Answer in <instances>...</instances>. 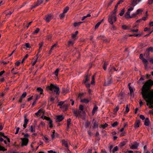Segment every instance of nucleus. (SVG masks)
Instances as JSON below:
<instances>
[{
	"label": "nucleus",
	"instance_id": "1",
	"mask_svg": "<svg viewBox=\"0 0 153 153\" xmlns=\"http://www.w3.org/2000/svg\"><path fill=\"white\" fill-rule=\"evenodd\" d=\"M153 85V81L151 79L148 80L143 85L142 89L141 94L142 97L147 102V105H149V108H153V102L152 100L149 98L148 94L147 88Z\"/></svg>",
	"mask_w": 153,
	"mask_h": 153
},
{
	"label": "nucleus",
	"instance_id": "2",
	"mask_svg": "<svg viewBox=\"0 0 153 153\" xmlns=\"http://www.w3.org/2000/svg\"><path fill=\"white\" fill-rule=\"evenodd\" d=\"M47 90H49L53 92H54L57 96H59L60 92L59 87L56 84L51 83L46 87Z\"/></svg>",
	"mask_w": 153,
	"mask_h": 153
},
{
	"label": "nucleus",
	"instance_id": "3",
	"mask_svg": "<svg viewBox=\"0 0 153 153\" xmlns=\"http://www.w3.org/2000/svg\"><path fill=\"white\" fill-rule=\"evenodd\" d=\"M117 10V9L114 8V11H113L112 14L108 16V22L111 25H112L113 24V19H114V22L117 21V18L116 16Z\"/></svg>",
	"mask_w": 153,
	"mask_h": 153
},
{
	"label": "nucleus",
	"instance_id": "4",
	"mask_svg": "<svg viewBox=\"0 0 153 153\" xmlns=\"http://www.w3.org/2000/svg\"><path fill=\"white\" fill-rule=\"evenodd\" d=\"M112 82V80L111 79L108 78L106 80L105 83V85L106 86H109Z\"/></svg>",
	"mask_w": 153,
	"mask_h": 153
},
{
	"label": "nucleus",
	"instance_id": "5",
	"mask_svg": "<svg viewBox=\"0 0 153 153\" xmlns=\"http://www.w3.org/2000/svg\"><path fill=\"white\" fill-rule=\"evenodd\" d=\"M52 18V16L51 14H48L46 16L45 19L46 22H49Z\"/></svg>",
	"mask_w": 153,
	"mask_h": 153
},
{
	"label": "nucleus",
	"instance_id": "6",
	"mask_svg": "<svg viewBox=\"0 0 153 153\" xmlns=\"http://www.w3.org/2000/svg\"><path fill=\"white\" fill-rule=\"evenodd\" d=\"M22 146H27L28 142V139L26 138H22Z\"/></svg>",
	"mask_w": 153,
	"mask_h": 153
},
{
	"label": "nucleus",
	"instance_id": "7",
	"mask_svg": "<svg viewBox=\"0 0 153 153\" xmlns=\"http://www.w3.org/2000/svg\"><path fill=\"white\" fill-rule=\"evenodd\" d=\"M64 119L62 115H58L56 117V122H59L62 121Z\"/></svg>",
	"mask_w": 153,
	"mask_h": 153
},
{
	"label": "nucleus",
	"instance_id": "8",
	"mask_svg": "<svg viewBox=\"0 0 153 153\" xmlns=\"http://www.w3.org/2000/svg\"><path fill=\"white\" fill-rule=\"evenodd\" d=\"M139 146V144L137 142H135L134 144L131 146L130 148L131 149H137Z\"/></svg>",
	"mask_w": 153,
	"mask_h": 153
},
{
	"label": "nucleus",
	"instance_id": "9",
	"mask_svg": "<svg viewBox=\"0 0 153 153\" xmlns=\"http://www.w3.org/2000/svg\"><path fill=\"white\" fill-rule=\"evenodd\" d=\"M89 80V76L87 75L85 76L84 79H83L82 83L83 84H84L88 83Z\"/></svg>",
	"mask_w": 153,
	"mask_h": 153
},
{
	"label": "nucleus",
	"instance_id": "10",
	"mask_svg": "<svg viewBox=\"0 0 153 153\" xmlns=\"http://www.w3.org/2000/svg\"><path fill=\"white\" fill-rule=\"evenodd\" d=\"M41 117L43 119L46 120L48 121L49 123V124H52V121L51 119L49 117H47L46 116H42Z\"/></svg>",
	"mask_w": 153,
	"mask_h": 153
},
{
	"label": "nucleus",
	"instance_id": "11",
	"mask_svg": "<svg viewBox=\"0 0 153 153\" xmlns=\"http://www.w3.org/2000/svg\"><path fill=\"white\" fill-rule=\"evenodd\" d=\"M141 0H132L131 2V5L133 7L135 6L137 4L140 2Z\"/></svg>",
	"mask_w": 153,
	"mask_h": 153
},
{
	"label": "nucleus",
	"instance_id": "12",
	"mask_svg": "<svg viewBox=\"0 0 153 153\" xmlns=\"http://www.w3.org/2000/svg\"><path fill=\"white\" fill-rule=\"evenodd\" d=\"M124 93L123 92L121 91L119 94L118 96V99L121 100H123L124 98Z\"/></svg>",
	"mask_w": 153,
	"mask_h": 153
},
{
	"label": "nucleus",
	"instance_id": "13",
	"mask_svg": "<svg viewBox=\"0 0 153 153\" xmlns=\"http://www.w3.org/2000/svg\"><path fill=\"white\" fill-rule=\"evenodd\" d=\"M55 98L53 97H51L50 99V100L48 101V105L50 104L49 105H51L52 104L54 103V101L55 100Z\"/></svg>",
	"mask_w": 153,
	"mask_h": 153
},
{
	"label": "nucleus",
	"instance_id": "14",
	"mask_svg": "<svg viewBox=\"0 0 153 153\" xmlns=\"http://www.w3.org/2000/svg\"><path fill=\"white\" fill-rule=\"evenodd\" d=\"M143 54H140V58L142 60L143 62H147V60L143 57Z\"/></svg>",
	"mask_w": 153,
	"mask_h": 153
},
{
	"label": "nucleus",
	"instance_id": "15",
	"mask_svg": "<svg viewBox=\"0 0 153 153\" xmlns=\"http://www.w3.org/2000/svg\"><path fill=\"white\" fill-rule=\"evenodd\" d=\"M89 101H90L88 99L85 98L82 99L80 100L81 102L86 104L88 103Z\"/></svg>",
	"mask_w": 153,
	"mask_h": 153
},
{
	"label": "nucleus",
	"instance_id": "16",
	"mask_svg": "<svg viewBox=\"0 0 153 153\" xmlns=\"http://www.w3.org/2000/svg\"><path fill=\"white\" fill-rule=\"evenodd\" d=\"M98 107L96 105H95L92 110V114L93 115H94L95 112L97 111L98 110Z\"/></svg>",
	"mask_w": 153,
	"mask_h": 153
},
{
	"label": "nucleus",
	"instance_id": "17",
	"mask_svg": "<svg viewBox=\"0 0 153 153\" xmlns=\"http://www.w3.org/2000/svg\"><path fill=\"white\" fill-rule=\"evenodd\" d=\"M74 114L77 116L80 115L81 111L79 110H74Z\"/></svg>",
	"mask_w": 153,
	"mask_h": 153
},
{
	"label": "nucleus",
	"instance_id": "18",
	"mask_svg": "<svg viewBox=\"0 0 153 153\" xmlns=\"http://www.w3.org/2000/svg\"><path fill=\"white\" fill-rule=\"evenodd\" d=\"M108 71L110 73L112 74L114 71V70L112 68V66L111 65H110L108 69Z\"/></svg>",
	"mask_w": 153,
	"mask_h": 153
},
{
	"label": "nucleus",
	"instance_id": "19",
	"mask_svg": "<svg viewBox=\"0 0 153 153\" xmlns=\"http://www.w3.org/2000/svg\"><path fill=\"white\" fill-rule=\"evenodd\" d=\"M122 28L124 30H130V26H126V25H123L122 26Z\"/></svg>",
	"mask_w": 153,
	"mask_h": 153
},
{
	"label": "nucleus",
	"instance_id": "20",
	"mask_svg": "<svg viewBox=\"0 0 153 153\" xmlns=\"http://www.w3.org/2000/svg\"><path fill=\"white\" fill-rule=\"evenodd\" d=\"M108 65V62H104L103 66V69L104 70H106Z\"/></svg>",
	"mask_w": 153,
	"mask_h": 153
},
{
	"label": "nucleus",
	"instance_id": "21",
	"mask_svg": "<svg viewBox=\"0 0 153 153\" xmlns=\"http://www.w3.org/2000/svg\"><path fill=\"white\" fill-rule=\"evenodd\" d=\"M68 91L66 88H63L62 89V93L65 94L68 93Z\"/></svg>",
	"mask_w": 153,
	"mask_h": 153
},
{
	"label": "nucleus",
	"instance_id": "22",
	"mask_svg": "<svg viewBox=\"0 0 153 153\" xmlns=\"http://www.w3.org/2000/svg\"><path fill=\"white\" fill-rule=\"evenodd\" d=\"M57 45L56 44H55L52 46L51 48L49 51V54H50L52 52V50H53L55 48H56Z\"/></svg>",
	"mask_w": 153,
	"mask_h": 153
},
{
	"label": "nucleus",
	"instance_id": "23",
	"mask_svg": "<svg viewBox=\"0 0 153 153\" xmlns=\"http://www.w3.org/2000/svg\"><path fill=\"white\" fill-rule=\"evenodd\" d=\"M68 107V105L67 104H64L63 105L62 108H63L65 111L67 110Z\"/></svg>",
	"mask_w": 153,
	"mask_h": 153
},
{
	"label": "nucleus",
	"instance_id": "24",
	"mask_svg": "<svg viewBox=\"0 0 153 153\" xmlns=\"http://www.w3.org/2000/svg\"><path fill=\"white\" fill-rule=\"evenodd\" d=\"M37 91L40 92V94H43V89L40 87H38L37 88Z\"/></svg>",
	"mask_w": 153,
	"mask_h": 153
},
{
	"label": "nucleus",
	"instance_id": "25",
	"mask_svg": "<svg viewBox=\"0 0 153 153\" xmlns=\"http://www.w3.org/2000/svg\"><path fill=\"white\" fill-rule=\"evenodd\" d=\"M83 22H75L74 23V26L75 27H76V26H79Z\"/></svg>",
	"mask_w": 153,
	"mask_h": 153
},
{
	"label": "nucleus",
	"instance_id": "26",
	"mask_svg": "<svg viewBox=\"0 0 153 153\" xmlns=\"http://www.w3.org/2000/svg\"><path fill=\"white\" fill-rule=\"evenodd\" d=\"M42 111V109H39L37 112L35 113V115L36 116H38L39 114L41 113Z\"/></svg>",
	"mask_w": 153,
	"mask_h": 153
},
{
	"label": "nucleus",
	"instance_id": "27",
	"mask_svg": "<svg viewBox=\"0 0 153 153\" xmlns=\"http://www.w3.org/2000/svg\"><path fill=\"white\" fill-rule=\"evenodd\" d=\"M130 12L127 11V12L126 13L125 15V17L126 18H130Z\"/></svg>",
	"mask_w": 153,
	"mask_h": 153
},
{
	"label": "nucleus",
	"instance_id": "28",
	"mask_svg": "<svg viewBox=\"0 0 153 153\" xmlns=\"http://www.w3.org/2000/svg\"><path fill=\"white\" fill-rule=\"evenodd\" d=\"M130 83H129L128 84V86H129V89L130 90V93L131 94V95L132 93H133V89L132 88H131V86L130 85Z\"/></svg>",
	"mask_w": 153,
	"mask_h": 153
},
{
	"label": "nucleus",
	"instance_id": "29",
	"mask_svg": "<svg viewBox=\"0 0 153 153\" xmlns=\"http://www.w3.org/2000/svg\"><path fill=\"white\" fill-rule=\"evenodd\" d=\"M129 108L128 107V105H126V111L125 112V114L129 112Z\"/></svg>",
	"mask_w": 153,
	"mask_h": 153
},
{
	"label": "nucleus",
	"instance_id": "30",
	"mask_svg": "<svg viewBox=\"0 0 153 153\" xmlns=\"http://www.w3.org/2000/svg\"><path fill=\"white\" fill-rule=\"evenodd\" d=\"M149 120L148 118L145 119L144 124H149Z\"/></svg>",
	"mask_w": 153,
	"mask_h": 153
},
{
	"label": "nucleus",
	"instance_id": "31",
	"mask_svg": "<svg viewBox=\"0 0 153 153\" xmlns=\"http://www.w3.org/2000/svg\"><path fill=\"white\" fill-rule=\"evenodd\" d=\"M12 12L10 11L9 12V13H7V11L5 12V13L6 14V16L7 18L9 17L12 14Z\"/></svg>",
	"mask_w": 153,
	"mask_h": 153
},
{
	"label": "nucleus",
	"instance_id": "32",
	"mask_svg": "<svg viewBox=\"0 0 153 153\" xmlns=\"http://www.w3.org/2000/svg\"><path fill=\"white\" fill-rule=\"evenodd\" d=\"M29 130L30 131L32 132H33L35 131V129L34 127H33L32 126H30V128H29Z\"/></svg>",
	"mask_w": 153,
	"mask_h": 153
},
{
	"label": "nucleus",
	"instance_id": "33",
	"mask_svg": "<svg viewBox=\"0 0 153 153\" xmlns=\"http://www.w3.org/2000/svg\"><path fill=\"white\" fill-rule=\"evenodd\" d=\"M64 103V102L62 101L59 102H58V105L60 106V108H62V107L63 106L62 105H63Z\"/></svg>",
	"mask_w": 153,
	"mask_h": 153
},
{
	"label": "nucleus",
	"instance_id": "34",
	"mask_svg": "<svg viewBox=\"0 0 153 153\" xmlns=\"http://www.w3.org/2000/svg\"><path fill=\"white\" fill-rule=\"evenodd\" d=\"M62 143L63 144V145L65 146V147H66L67 148L68 147V145L67 142L64 140H62Z\"/></svg>",
	"mask_w": 153,
	"mask_h": 153
},
{
	"label": "nucleus",
	"instance_id": "35",
	"mask_svg": "<svg viewBox=\"0 0 153 153\" xmlns=\"http://www.w3.org/2000/svg\"><path fill=\"white\" fill-rule=\"evenodd\" d=\"M119 108V107L118 106H117L116 107L114 108V112L115 113V114H116L117 112L118 111Z\"/></svg>",
	"mask_w": 153,
	"mask_h": 153
},
{
	"label": "nucleus",
	"instance_id": "36",
	"mask_svg": "<svg viewBox=\"0 0 153 153\" xmlns=\"http://www.w3.org/2000/svg\"><path fill=\"white\" fill-rule=\"evenodd\" d=\"M146 51L149 52V51L153 52V48L152 47H150L146 50Z\"/></svg>",
	"mask_w": 153,
	"mask_h": 153
},
{
	"label": "nucleus",
	"instance_id": "37",
	"mask_svg": "<svg viewBox=\"0 0 153 153\" xmlns=\"http://www.w3.org/2000/svg\"><path fill=\"white\" fill-rule=\"evenodd\" d=\"M27 93L26 92H24L23 94L22 95L21 97L23 99L25 98L26 96Z\"/></svg>",
	"mask_w": 153,
	"mask_h": 153
},
{
	"label": "nucleus",
	"instance_id": "38",
	"mask_svg": "<svg viewBox=\"0 0 153 153\" xmlns=\"http://www.w3.org/2000/svg\"><path fill=\"white\" fill-rule=\"evenodd\" d=\"M28 122V120L26 118V116L24 117V124H27Z\"/></svg>",
	"mask_w": 153,
	"mask_h": 153
},
{
	"label": "nucleus",
	"instance_id": "39",
	"mask_svg": "<svg viewBox=\"0 0 153 153\" xmlns=\"http://www.w3.org/2000/svg\"><path fill=\"white\" fill-rule=\"evenodd\" d=\"M78 33V31H77L75 32L74 34H72V37L74 39Z\"/></svg>",
	"mask_w": 153,
	"mask_h": 153
},
{
	"label": "nucleus",
	"instance_id": "40",
	"mask_svg": "<svg viewBox=\"0 0 153 153\" xmlns=\"http://www.w3.org/2000/svg\"><path fill=\"white\" fill-rule=\"evenodd\" d=\"M59 69L57 68L55 71L54 72V74L56 76H57L59 72Z\"/></svg>",
	"mask_w": 153,
	"mask_h": 153
},
{
	"label": "nucleus",
	"instance_id": "41",
	"mask_svg": "<svg viewBox=\"0 0 153 153\" xmlns=\"http://www.w3.org/2000/svg\"><path fill=\"white\" fill-rule=\"evenodd\" d=\"M84 85H85L87 89L89 88L91 85V84L89 83H87L84 84Z\"/></svg>",
	"mask_w": 153,
	"mask_h": 153
},
{
	"label": "nucleus",
	"instance_id": "42",
	"mask_svg": "<svg viewBox=\"0 0 153 153\" xmlns=\"http://www.w3.org/2000/svg\"><path fill=\"white\" fill-rule=\"evenodd\" d=\"M144 65V66L145 68H148V61L147 60V62H143Z\"/></svg>",
	"mask_w": 153,
	"mask_h": 153
},
{
	"label": "nucleus",
	"instance_id": "43",
	"mask_svg": "<svg viewBox=\"0 0 153 153\" xmlns=\"http://www.w3.org/2000/svg\"><path fill=\"white\" fill-rule=\"evenodd\" d=\"M125 12L124 9H123L120 12V13L119 15L120 16H122L123 14H124Z\"/></svg>",
	"mask_w": 153,
	"mask_h": 153
},
{
	"label": "nucleus",
	"instance_id": "44",
	"mask_svg": "<svg viewBox=\"0 0 153 153\" xmlns=\"http://www.w3.org/2000/svg\"><path fill=\"white\" fill-rule=\"evenodd\" d=\"M79 110H81V111H83L84 109V106L82 105H79Z\"/></svg>",
	"mask_w": 153,
	"mask_h": 153
},
{
	"label": "nucleus",
	"instance_id": "45",
	"mask_svg": "<svg viewBox=\"0 0 153 153\" xmlns=\"http://www.w3.org/2000/svg\"><path fill=\"white\" fill-rule=\"evenodd\" d=\"M44 0H38L37 4L39 5L43 2Z\"/></svg>",
	"mask_w": 153,
	"mask_h": 153
},
{
	"label": "nucleus",
	"instance_id": "46",
	"mask_svg": "<svg viewBox=\"0 0 153 153\" xmlns=\"http://www.w3.org/2000/svg\"><path fill=\"white\" fill-rule=\"evenodd\" d=\"M39 30V29L38 28H37L32 33L33 34H36L38 33Z\"/></svg>",
	"mask_w": 153,
	"mask_h": 153
},
{
	"label": "nucleus",
	"instance_id": "47",
	"mask_svg": "<svg viewBox=\"0 0 153 153\" xmlns=\"http://www.w3.org/2000/svg\"><path fill=\"white\" fill-rule=\"evenodd\" d=\"M101 23V22H98L95 25V28L96 29L97 28L99 27V26L100 25V24Z\"/></svg>",
	"mask_w": 153,
	"mask_h": 153
},
{
	"label": "nucleus",
	"instance_id": "48",
	"mask_svg": "<svg viewBox=\"0 0 153 153\" xmlns=\"http://www.w3.org/2000/svg\"><path fill=\"white\" fill-rule=\"evenodd\" d=\"M69 7H66L63 10V12L64 13H66L69 10Z\"/></svg>",
	"mask_w": 153,
	"mask_h": 153
},
{
	"label": "nucleus",
	"instance_id": "49",
	"mask_svg": "<svg viewBox=\"0 0 153 153\" xmlns=\"http://www.w3.org/2000/svg\"><path fill=\"white\" fill-rule=\"evenodd\" d=\"M108 125H100L99 126L100 128H102L103 129L105 128L106 127H107Z\"/></svg>",
	"mask_w": 153,
	"mask_h": 153
},
{
	"label": "nucleus",
	"instance_id": "50",
	"mask_svg": "<svg viewBox=\"0 0 153 153\" xmlns=\"http://www.w3.org/2000/svg\"><path fill=\"white\" fill-rule=\"evenodd\" d=\"M113 22H114V19H113ZM112 25V26L111 27V30H115V29H116V27H115V26L114 25H113V24L112 25Z\"/></svg>",
	"mask_w": 153,
	"mask_h": 153
},
{
	"label": "nucleus",
	"instance_id": "51",
	"mask_svg": "<svg viewBox=\"0 0 153 153\" xmlns=\"http://www.w3.org/2000/svg\"><path fill=\"white\" fill-rule=\"evenodd\" d=\"M7 150V149L5 148L4 147L0 146V151H5Z\"/></svg>",
	"mask_w": 153,
	"mask_h": 153
},
{
	"label": "nucleus",
	"instance_id": "52",
	"mask_svg": "<svg viewBox=\"0 0 153 153\" xmlns=\"http://www.w3.org/2000/svg\"><path fill=\"white\" fill-rule=\"evenodd\" d=\"M38 6L39 5L38 4H37V3H36L34 5H33L32 6L31 9L34 8Z\"/></svg>",
	"mask_w": 153,
	"mask_h": 153
},
{
	"label": "nucleus",
	"instance_id": "53",
	"mask_svg": "<svg viewBox=\"0 0 153 153\" xmlns=\"http://www.w3.org/2000/svg\"><path fill=\"white\" fill-rule=\"evenodd\" d=\"M118 150V148L117 146H116L115 147L113 150V152H115L117 151Z\"/></svg>",
	"mask_w": 153,
	"mask_h": 153
},
{
	"label": "nucleus",
	"instance_id": "54",
	"mask_svg": "<svg viewBox=\"0 0 153 153\" xmlns=\"http://www.w3.org/2000/svg\"><path fill=\"white\" fill-rule=\"evenodd\" d=\"M20 64V62L19 61H17L15 63V65L16 66H19Z\"/></svg>",
	"mask_w": 153,
	"mask_h": 153
},
{
	"label": "nucleus",
	"instance_id": "55",
	"mask_svg": "<svg viewBox=\"0 0 153 153\" xmlns=\"http://www.w3.org/2000/svg\"><path fill=\"white\" fill-rule=\"evenodd\" d=\"M137 15V14L136 13H134L133 14L130 16V18H132L133 17H135Z\"/></svg>",
	"mask_w": 153,
	"mask_h": 153
},
{
	"label": "nucleus",
	"instance_id": "56",
	"mask_svg": "<svg viewBox=\"0 0 153 153\" xmlns=\"http://www.w3.org/2000/svg\"><path fill=\"white\" fill-rule=\"evenodd\" d=\"M142 11V10L141 9H138L137 10V12H136L137 14H138L140 12H141Z\"/></svg>",
	"mask_w": 153,
	"mask_h": 153
},
{
	"label": "nucleus",
	"instance_id": "57",
	"mask_svg": "<svg viewBox=\"0 0 153 153\" xmlns=\"http://www.w3.org/2000/svg\"><path fill=\"white\" fill-rule=\"evenodd\" d=\"M65 13H62V14H61L59 15V17H60V18L62 19V18H63L65 15Z\"/></svg>",
	"mask_w": 153,
	"mask_h": 153
},
{
	"label": "nucleus",
	"instance_id": "58",
	"mask_svg": "<svg viewBox=\"0 0 153 153\" xmlns=\"http://www.w3.org/2000/svg\"><path fill=\"white\" fill-rule=\"evenodd\" d=\"M140 117L143 120H145V117L142 115H140Z\"/></svg>",
	"mask_w": 153,
	"mask_h": 153
},
{
	"label": "nucleus",
	"instance_id": "59",
	"mask_svg": "<svg viewBox=\"0 0 153 153\" xmlns=\"http://www.w3.org/2000/svg\"><path fill=\"white\" fill-rule=\"evenodd\" d=\"M126 142L125 141H123L120 143V144L121 146H123L126 145Z\"/></svg>",
	"mask_w": 153,
	"mask_h": 153
},
{
	"label": "nucleus",
	"instance_id": "60",
	"mask_svg": "<svg viewBox=\"0 0 153 153\" xmlns=\"http://www.w3.org/2000/svg\"><path fill=\"white\" fill-rule=\"evenodd\" d=\"M74 43L73 41H70L68 42V45L69 46H70V45H72Z\"/></svg>",
	"mask_w": 153,
	"mask_h": 153
},
{
	"label": "nucleus",
	"instance_id": "61",
	"mask_svg": "<svg viewBox=\"0 0 153 153\" xmlns=\"http://www.w3.org/2000/svg\"><path fill=\"white\" fill-rule=\"evenodd\" d=\"M88 90V93L89 95L91 94V90L90 88L87 89Z\"/></svg>",
	"mask_w": 153,
	"mask_h": 153
},
{
	"label": "nucleus",
	"instance_id": "62",
	"mask_svg": "<svg viewBox=\"0 0 153 153\" xmlns=\"http://www.w3.org/2000/svg\"><path fill=\"white\" fill-rule=\"evenodd\" d=\"M25 46L27 48H30V46L29 44L28 43H26L25 44Z\"/></svg>",
	"mask_w": 153,
	"mask_h": 153
},
{
	"label": "nucleus",
	"instance_id": "63",
	"mask_svg": "<svg viewBox=\"0 0 153 153\" xmlns=\"http://www.w3.org/2000/svg\"><path fill=\"white\" fill-rule=\"evenodd\" d=\"M141 35V34L140 33L133 34V36L135 37L140 36Z\"/></svg>",
	"mask_w": 153,
	"mask_h": 153
},
{
	"label": "nucleus",
	"instance_id": "64",
	"mask_svg": "<svg viewBox=\"0 0 153 153\" xmlns=\"http://www.w3.org/2000/svg\"><path fill=\"white\" fill-rule=\"evenodd\" d=\"M48 152L49 153H56L55 151H53L52 150L48 151Z\"/></svg>",
	"mask_w": 153,
	"mask_h": 153
}]
</instances>
